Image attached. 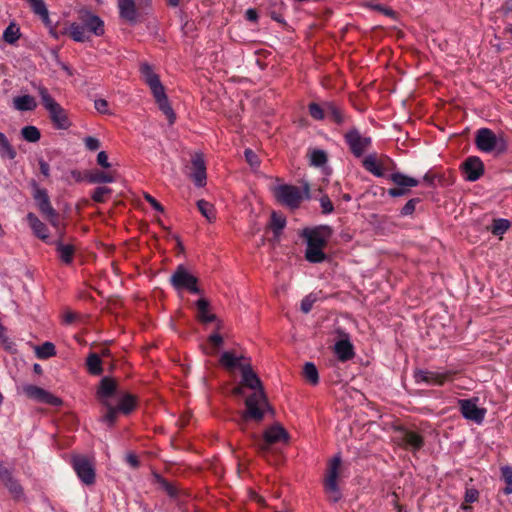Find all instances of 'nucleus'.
Segmentation results:
<instances>
[{
  "mask_svg": "<svg viewBox=\"0 0 512 512\" xmlns=\"http://www.w3.org/2000/svg\"><path fill=\"white\" fill-rule=\"evenodd\" d=\"M241 375L242 385L253 390L245 399V410L240 412L236 420L239 428L245 431L249 421L260 423L267 412L273 413V409L268 402L260 378L249 364L241 365Z\"/></svg>",
  "mask_w": 512,
  "mask_h": 512,
  "instance_id": "obj_1",
  "label": "nucleus"
},
{
  "mask_svg": "<svg viewBox=\"0 0 512 512\" xmlns=\"http://www.w3.org/2000/svg\"><path fill=\"white\" fill-rule=\"evenodd\" d=\"M332 228L328 225L305 227L299 232V237L306 244L304 256H326L323 249L332 236Z\"/></svg>",
  "mask_w": 512,
  "mask_h": 512,
  "instance_id": "obj_2",
  "label": "nucleus"
},
{
  "mask_svg": "<svg viewBox=\"0 0 512 512\" xmlns=\"http://www.w3.org/2000/svg\"><path fill=\"white\" fill-rule=\"evenodd\" d=\"M141 74L145 83L149 86L159 109L165 114L170 124H173L176 116L169 104L165 89L159 79V76L153 72L152 67L144 63L140 67Z\"/></svg>",
  "mask_w": 512,
  "mask_h": 512,
  "instance_id": "obj_3",
  "label": "nucleus"
},
{
  "mask_svg": "<svg viewBox=\"0 0 512 512\" xmlns=\"http://www.w3.org/2000/svg\"><path fill=\"white\" fill-rule=\"evenodd\" d=\"M41 98L42 105L48 111L50 119L57 129H68L71 126L66 111L49 94L46 87L42 85L35 86Z\"/></svg>",
  "mask_w": 512,
  "mask_h": 512,
  "instance_id": "obj_4",
  "label": "nucleus"
},
{
  "mask_svg": "<svg viewBox=\"0 0 512 512\" xmlns=\"http://www.w3.org/2000/svg\"><path fill=\"white\" fill-rule=\"evenodd\" d=\"M137 397L131 393H123L116 406L112 403L105 409V412L101 416V421L108 427H113L117 422L118 413L129 415L137 407Z\"/></svg>",
  "mask_w": 512,
  "mask_h": 512,
  "instance_id": "obj_5",
  "label": "nucleus"
},
{
  "mask_svg": "<svg viewBox=\"0 0 512 512\" xmlns=\"http://www.w3.org/2000/svg\"><path fill=\"white\" fill-rule=\"evenodd\" d=\"M394 442L405 450L419 451L424 446L423 436L407 426L399 425L394 428Z\"/></svg>",
  "mask_w": 512,
  "mask_h": 512,
  "instance_id": "obj_6",
  "label": "nucleus"
},
{
  "mask_svg": "<svg viewBox=\"0 0 512 512\" xmlns=\"http://www.w3.org/2000/svg\"><path fill=\"white\" fill-rule=\"evenodd\" d=\"M475 144L478 150L490 153L494 150L503 152L506 149V142L503 138H498L489 128H480L476 131Z\"/></svg>",
  "mask_w": 512,
  "mask_h": 512,
  "instance_id": "obj_7",
  "label": "nucleus"
},
{
  "mask_svg": "<svg viewBox=\"0 0 512 512\" xmlns=\"http://www.w3.org/2000/svg\"><path fill=\"white\" fill-rule=\"evenodd\" d=\"M33 198L43 216L51 223L52 226L58 228L59 215L52 207L46 189L40 188L36 182L32 183Z\"/></svg>",
  "mask_w": 512,
  "mask_h": 512,
  "instance_id": "obj_8",
  "label": "nucleus"
},
{
  "mask_svg": "<svg viewBox=\"0 0 512 512\" xmlns=\"http://www.w3.org/2000/svg\"><path fill=\"white\" fill-rule=\"evenodd\" d=\"M276 200L291 209L298 208L304 199V195L299 187L293 185H278L273 190Z\"/></svg>",
  "mask_w": 512,
  "mask_h": 512,
  "instance_id": "obj_9",
  "label": "nucleus"
},
{
  "mask_svg": "<svg viewBox=\"0 0 512 512\" xmlns=\"http://www.w3.org/2000/svg\"><path fill=\"white\" fill-rule=\"evenodd\" d=\"M344 140L356 158L362 157L372 145L371 137L362 135L356 127L350 128L344 134Z\"/></svg>",
  "mask_w": 512,
  "mask_h": 512,
  "instance_id": "obj_10",
  "label": "nucleus"
},
{
  "mask_svg": "<svg viewBox=\"0 0 512 512\" xmlns=\"http://www.w3.org/2000/svg\"><path fill=\"white\" fill-rule=\"evenodd\" d=\"M456 374L453 370H445L443 372L431 370H416L414 378L417 383H425L434 386H443L446 382L452 381Z\"/></svg>",
  "mask_w": 512,
  "mask_h": 512,
  "instance_id": "obj_11",
  "label": "nucleus"
},
{
  "mask_svg": "<svg viewBox=\"0 0 512 512\" xmlns=\"http://www.w3.org/2000/svg\"><path fill=\"white\" fill-rule=\"evenodd\" d=\"M287 440V431L280 425H273L264 431L263 438L258 440L256 446L260 453L265 454L272 444L286 442Z\"/></svg>",
  "mask_w": 512,
  "mask_h": 512,
  "instance_id": "obj_12",
  "label": "nucleus"
},
{
  "mask_svg": "<svg viewBox=\"0 0 512 512\" xmlns=\"http://www.w3.org/2000/svg\"><path fill=\"white\" fill-rule=\"evenodd\" d=\"M478 398H470V399H459L458 407L461 415L476 424H481L486 416L487 410L485 408L478 407Z\"/></svg>",
  "mask_w": 512,
  "mask_h": 512,
  "instance_id": "obj_13",
  "label": "nucleus"
},
{
  "mask_svg": "<svg viewBox=\"0 0 512 512\" xmlns=\"http://www.w3.org/2000/svg\"><path fill=\"white\" fill-rule=\"evenodd\" d=\"M171 283L176 289H187L193 294L202 293L197 286V278L191 275L182 265L178 266L171 276Z\"/></svg>",
  "mask_w": 512,
  "mask_h": 512,
  "instance_id": "obj_14",
  "label": "nucleus"
},
{
  "mask_svg": "<svg viewBox=\"0 0 512 512\" xmlns=\"http://www.w3.org/2000/svg\"><path fill=\"white\" fill-rule=\"evenodd\" d=\"M73 468L86 485H92L95 482V468L91 461L85 456H76L73 458Z\"/></svg>",
  "mask_w": 512,
  "mask_h": 512,
  "instance_id": "obj_15",
  "label": "nucleus"
},
{
  "mask_svg": "<svg viewBox=\"0 0 512 512\" xmlns=\"http://www.w3.org/2000/svg\"><path fill=\"white\" fill-rule=\"evenodd\" d=\"M117 381L114 378L105 376L100 380L96 391V397L100 404L106 409L110 402V399L116 394Z\"/></svg>",
  "mask_w": 512,
  "mask_h": 512,
  "instance_id": "obj_16",
  "label": "nucleus"
},
{
  "mask_svg": "<svg viewBox=\"0 0 512 512\" xmlns=\"http://www.w3.org/2000/svg\"><path fill=\"white\" fill-rule=\"evenodd\" d=\"M79 20L85 27V30L95 36H102L105 33L103 20L89 10H81L79 12Z\"/></svg>",
  "mask_w": 512,
  "mask_h": 512,
  "instance_id": "obj_17",
  "label": "nucleus"
},
{
  "mask_svg": "<svg viewBox=\"0 0 512 512\" xmlns=\"http://www.w3.org/2000/svg\"><path fill=\"white\" fill-rule=\"evenodd\" d=\"M0 481L8 489L15 500H20L24 497L23 487L18 480L13 477L11 470L3 464H0Z\"/></svg>",
  "mask_w": 512,
  "mask_h": 512,
  "instance_id": "obj_18",
  "label": "nucleus"
},
{
  "mask_svg": "<svg viewBox=\"0 0 512 512\" xmlns=\"http://www.w3.org/2000/svg\"><path fill=\"white\" fill-rule=\"evenodd\" d=\"M24 391L28 397L35 399L41 403H46L52 406H59L62 404L60 398L54 396L53 394L38 386L28 385L24 388Z\"/></svg>",
  "mask_w": 512,
  "mask_h": 512,
  "instance_id": "obj_19",
  "label": "nucleus"
},
{
  "mask_svg": "<svg viewBox=\"0 0 512 512\" xmlns=\"http://www.w3.org/2000/svg\"><path fill=\"white\" fill-rule=\"evenodd\" d=\"M465 179L471 182L478 180L484 173V165L479 157H468L462 164Z\"/></svg>",
  "mask_w": 512,
  "mask_h": 512,
  "instance_id": "obj_20",
  "label": "nucleus"
},
{
  "mask_svg": "<svg viewBox=\"0 0 512 512\" xmlns=\"http://www.w3.org/2000/svg\"><path fill=\"white\" fill-rule=\"evenodd\" d=\"M341 467V457L335 456L330 462L327 469V475L325 478V488L328 492L338 494L337 479L339 476V469Z\"/></svg>",
  "mask_w": 512,
  "mask_h": 512,
  "instance_id": "obj_21",
  "label": "nucleus"
},
{
  "mask_svg": "<svg viewBox=\"0 0 512 512\" xmlns=\"http://www.w3.org/2000/svg\"><path fill=\"white\" fill-rule=\"evenodd\" d=\"M193 173L192 179L198 187H203L206 184V166L203 156L195 154L192 158Z\"/></svg>",
  "mask_w": 512,
  "mask_h": 512,
  "instance_id": "obj_22",
  "label": "nucleus"
},
{
  "mask_svg": "<svg viewBox=\"0 0 512 512\" xmlns=\"http://www.w3.org/2000/svg\"><path fill=\"white\" fill-rule=\"evenodd\" d=\"M197 315L196 318L202 324H208L216 321L217 317L215 314L209 312L210 303L205 298H200L196 302Z\"/></svg>",
  "mask_w": 512,
  "mask_h": 512,
  "instance_id": "obj_23",
  "label": "nucleus"
},
{
  "mask_svg": "<svg viewBox=\"0 0 512 512\" xmlns=\"http://www.w3.org/2000/svg\"><path fill=\"white\" fill-rule=\"evenodd\" d=\"M334 352L342 362L352 359L355 355L354 347L348 339L337 341L334 346Z\"/></svg>",
  "mask_w": 512,
  "mask_h": 512,
  "instance_id": "obj_24",
  "label": "nucleus"
},
{
  "mask_svg": "<svg viewBox=\"0 0 512 512\" xmlns=\"http://www.w3.org/2000/svg\"><path fill=\"white\" fill-rule=\"evenodd\" d=\"M118 8L121 18L131 23L136 21L137 11L133 0H119Z\"/></svg>",
  "mask_w": 512,
  "mask_h": 512,
  "instance_id": "obj_25",
  "label": "nucleus"
},
{
  "mask_svg": "<svg viewBox=\"0 0 512 512\" xmlns=\"http://www.w3.org/2000/svg\"><path fill=\"white\" fill-rule=\"evenodd\" d=\"M26 219L34 234L38 238L42 240L48 238V231L46 225L42 221H40L34 213H28Z\"/></svg>",
  "mask_w": 512,
  "mask_h": 512,
  "instance_id": "obj_26",
  "label": "nucleus"
},
{
  "mask_svg": "<svg viewBox=\"0 0 512 512\" xmlns=\"http://www.w3.org/2000/svg\"><path fill=\"white\" fill-rule=\"evenodd\" d=\"M13 107L21 112L33 111L37 107V102L31 95H21L13 98Z\"/></svg>",
  "mask_w": 512,
  "mask_h": 512,
  "instance_id": "obj_27",
  "label": "nucleus"
},
{
  "mask_svg": "<svg viewBox=\"0 0 512 512\" xmlns=\"http://www.w3.org/2000/svg\"><path fill=\"white\" fill-rule=\"evenodd\" d=\"M86 369L89 374L99 376L103 373V362L99 354L91 352L86 358Z\"/></svg>",
  "mask_w": 512,
  "mask_h": 512,
  "instance_id": "obj_28",
  "label": "nucleus"
},
{
  "mask_svg": "<svg viewBox=\"0 0 512 512\" xmlns=\"http://www.w3.org/2000/svg\"><path fill=\"white\" fill-rule=\"evenodd\" d=\"M325 109V116L330 117L336 124L341 125L346 122V114L334 102H325Z\"/></svg>",
  "mask_w": 512,
  "mask_h": 512,
  "instance_id": "obj_29",
  "label": "nucleus"
},
{
  "mask_svg": "<svg viewBox=\"0 0 512 512\" xmlns=\"http://www.w3.org/2000/svg\"><path fill=\"white\" fill-rule=\"evenodd\" d=\"M153 477L155 483H157L161 487V489L167 493L169 497L177 498L179 496L180 489L175 483L169 482L167 479H165L158 473H154Z\"/></svg>",
  "mask_w": 512,
  "mask_h": 512,
  "instance_id": "obj_30",
  "label": "nucleus"
},
{
  "mask_svg": "<svg viewBox=\"0 0 512 512\" xmlns=\"http://www.w3.org/2000/svg\"><path fill=\"white\" fill-rule=\"evenodd\" d=\"M363 167L377 177H384V171L382 165L378 162L375 154L366 156L362 161Z\"/></svg>",
  "mask_w": 512,
  "mask_h": 512,
  "instance_id": "obj_31",
  "label": "nucleus"
},
{
  "mask_svg": "<svg viewBox=\"0 0 512 512\" xmlns=\"http://www.w3.org/2000/svg\"><path fill=\"white\" fill-rule=\"evenodd\" d=\"M388 178L398 187L405 189H408L410 187H416L419 184V181L417 179L407 176L400 172L392 173L391 175L388 176Z\"/></svg>",
  "mask_w": 512,
  "mask_h": 512,
  "instance_id": "obj_32",
  "label": "nucleus"
},
{
  "mask_svg": "<svg viewBox=\"0 0 512 512\" xmlns=\"http://www.w3.org/2000/svg\"><path fill=\"white\" fill-rule=\"evenodd\" d=\"M34 14L38 15L45 25L50 24L49 12L43 0H26Z\"/></svg>",
  "mask_w": 512,
  "mask_h": 512,
  "instance_id": "obj_33",
  "label": "nucleus"
},
{
  "mask_svg": "<svg viewBox=\"0 0 512 512\" xmlns=\"http://www.w3.org/2000/svg\"><path fill=\"white\" fill-rule=\"evenodd\" d=\"M69 36L76 42H85L90 39L82 24L72 23L68 28Z\"/></svg>",
  "mask_w": 512,
  "mask_h": 512,
  "instance_id": "obj_34",
  "label": "nucleus"
},
{
  "mask_svg": "<svg viewBox=\"0 0 512 512\" xmlns=\"http://www.w3.org/2000/svg\"><path fill=\"white\" fill-rule=\"evenodd\" d=\"M197 208L200 211V213L209 221L213 222L216 219V210L212 203L206 201V200H198L197 201Z\"/></svg>",
  "mask_w": 512,
  "mask_h": 512,
  "instance_id": "obj_35",
  "label": "nucleus"
},
{
  "mask_svg": "<svg viewBox=\"0 0 512 512\" xmlns=\"http://www.w3.org/2000/svg\"><path fill=\"white\" fill-rule=\"evenodd\" d=\"M303 376L312 385H316L319 382L318 370L314 363L307 362L303 367Z\"/></svg>",
  "mask_w": 512,
  "mask_h": 512,
  "instance_id": "obj_36",
  "label": "nucleus"
},
{
  "mask_svg": "<svg viewBox=\"0 0 512 512\" xmlns=\"http://www.w3.org/2000/svg\"><path fill=\"white\" fill-rule=\"evenodd\" d=\"M36 356L39 359H48L56 355L55 345L52 342H45L36 347Z\"/></svg>",
  "mask_w": 512,
  "mask_h": 512,
  "instance_id": "obj_37",
  "label": "nucleus"
},
{
  "mask_svg": "<svg viewBox=\"0 0 512 512\" xmlns=\"http://www.w3.org/2000/svg\"><path fill=\"white\" fill-rule=\"evenodd\" d=\"M20 28L15 23H10L3 32V40L8 44H14L20 37Z\"/></svg>",
  "mask_w": 512,
  "mask_h": 512,
  "instance_id": "obj_38",
  "label": "nucleus"
},
{
  "mask_svg": "<svg viewBox=\"0 0 512 512\" xmlns=\"http://www.w3.org/2000/svg\"><path fill=\"white\" fill-rule=\"evenodd\" d=\"M510 221L507 219L499 218L494 219L490 231L495 236H502L510 228Z\"/></svg>",
  "mask_w": 512,
  "mask_h": 512,
  "instance_id": "obj_39",
  "label": "nucleus"
},
{
  "mask_svg": "<svg viewBox=\"0 0 512 512\" xmlns=\"http://www.w3.org/2000/svg\"><path fill=\"white\" fill-rule=\"evenodd\" d=\"M21 136L24 140L35 143L40 140L41 133L36 126L28 125L21 129Z\"/></svg>",
  "mask_w": 512,
  "mask_h": 512,
  "instance_id": "obj_40",
  "label": "nucleus"
},
{
  "mask_svg": "<svg viewBox=\"0 0 512 512\" xmlns=\"http://www.w3.org/2000/svg\"><path fill=\"white\" fill-rule=\"evenodd\" d=\"M220 363L226 368L232 370L235 368L241 369V363L239 358H237L233 353L226 351L220 357Z\"/></svg>",
  "mask_w": 512,
  "mask_h": 512,
  "instance_id": "obj_41",
  "label": "nucleus"
},
{
  "mask_svg": "<svg viewBox=\"0 0 512 512\" xmlns=\"http://www.w3.org/2000/svg\"><path fill=\"white\" fill-rule=\"evenodd\" d=\"M501 478L504 480L506 486L503 489L505 495L512 494V466L506 465L501 467Z\"/></svg>",
  "mask_w": 512,
  "mask_h": 512,
  "instance_id": "obj_42",
  "label": "nucleus"
},
{
  "mask_svg": "<svg viewBox=\"0 0 512 512\" xmlns=\"http://www.w3.org/2000/svg\"><path fill=\"white\" fill-rule=\"evenodd\" d=\"M308 110L310 116L315 120H323L325 118V102L323 103L322 106L314 102L310 103L308 105Z\"/></svg>",
  "mask_w": 512,
  "mask_h": 512,
  "instance_id": "obj_43",
  "label": "nucleus"
},
{
  "mask_svg": "<svg viewBox=\"0 0 512 512\" xmlns=\"http://www.w3.org/2000/svg\"><path fill=\"white\" fill-rule=\"evenodd\" d=\"M310 162L316 167H320L327 162V155L323 150H313L310 154Z\"/></svg>",
  "mask_w": 512,
  "mask_h": 512,
  "instance_id": "obj_44",
  "label": "nucleus"
},
{
  "mask_svg": "<svg viewBox=\"0 0 512 512\" xmlns=\"http://www.w3.org/2000/svg\"><path fill=\"white\" fill-rule=\"evenodd\" d=\"M0 155L11 160L16 157V151L7 138L0 145Z\"/></svg>",
  "mask_w": 512,
  "mask_h": 512,
  "instance_id": "obj_45",
  "label": "nucleus"
},
{
  "mask_svg": "<svg viewBox=\"0 0 512 512\" xmlns=\"http://www.w3.org/2000/svg\"><path fill=\"white\" fill-rule=\"evenodd\" d=\"M90 181L92 183H112L114 177L110 173L97 171L90 176Z\"/></svg>",
  "mask_w": 512,
  "mask_h": 512,
  "instance_id": "obj_46",
  "label": "nucleus"
},
{
  "mask_svg": "<svg viewBox=\"0 0 512 512\" xmlns=\"http://www.w3.org/2000/svg\"><path fill=\"white\" fill-rule=\"evenodd\" d=\"M244 156L250 167L254 170L258 169L260 166V160L257 154L250 148L244 151Z\"/></svg>",
  "mask_w": 512,
  "mask_h": 512,
  "instance_id": "obj_47",
  "label": "nucleus"
},
{
  "mask_svg": "<svg viewBox=\"0 0 512 512\" xmlns=\"http://www.w3.org/2000/svg\"><path fill=\"white\" fill-rule=\"evenodd\" d=\"M109 193H111L110 188L104 186L97 187L92 194V199L98 203L104 202L106 195Z\"/></svg>",
  "mask_w": 512,
  "mask_h": 512,
  "instance_id": "obj_48",
  "label": "nucleus"
},
{
  "mask_svg": "<svg viewBox=\"0 0 512 512\" xmlns=\"http://www.w3.org/2000/svg\"><path fill=\"white\" fill-rule=\"evenodd\" d=\"M317 298L313 294L307 295L302 301H301V311L303 313H309L312 310V307L314 303L316 302Z\"/></svg>",
  "mask_w": 512,
  "mask_h": 512,
  "instance_id": "obj_49",
  "label": "nucleus"
},
{
  "mask_svg": "<svg viewBox=\"0 0 512 512\" xmlns=\"http://www.w3.org/2000/svg\"><path fill=\"white\" fill-rule=\"evenodd\" d=\"M479 499V491L475 488H466L464 501L465 503H474Z\"/></svg>",
  "mask_w": 512,
  "mask_h": 512,
  "instance_id": "obj_50",
  "label": "nucleus"
},
{
  "mask_svg": "<svg viewBox=\"0 0 512 512\" xmlns=\"http://www.w3.org/2000/svg\"><path fill=\"white\" fill-rule=\"evenodd\" d=\"M272 226L276 232L281 231L286 224V221L283 217L278 216L276 213H272L271 216Z\"/></svg>",
  "mask_w": 512,
  "mask_h": 512,
  "instance_id": "obj_51",
  "label": "nucleus"
},
{
  "mask_svg": "<svg viewBox=\"0 0 512 512\" xmlns=\"http://www.w3.org/2000/svg\"><path fill=\"white\" fill-rule=\"evenodd\" d=\"M418 202H419V199H417V198L410 199L401 209V215H403V216L411 215L414 212L416 204Z\"/></svg>",
  "mask_w": 512,
  "mask_h": 512,
  "instance_id": "obj_52",
  "label": "nucleus"
},
{
  "mask_svg": "<svg viewBox=\"0 0 512 512\" xmlns=\"http://www.w3.org/2000/svg\"><path fill=\"white\" fill-rule=\"evenodd\" d=\"M320 205L324 214H329L334 210L333 204L327 195L320 198Z\"/></svg>",
  "mask_w": 512,
  "mask_h": 512,
  "instance_id": "obj_53",
  "label": "nucleus"
},
{
  "mask_svg": "<svg viewBox=\"0 0 512 512\" xmlns=\"http://www.w3.org/2000/svg\"><path fill=\"white\" fill-rule=\"evenodd\" d=\"M86 148L90 151H96L100 147V142L97 138L88 136L84 139Z\"/></svg>",
  "mask_w": 512,
  "mask_h": 512,
  "instance_id": "obj_54",
  "label": "nucleus"
},
{
  "mask_svg": "<svg viewBox=\"0 0 512 512\" xmlns=\"http://www.w3.org/2000/svg\"><path fill=\"white\" fill-rule=\"evenodd\" d=\"M144 199L158 212H163V206L149 193H144Z\"/></svg>",
  "mask_w": 512,
  "mask_h": 512,
  "instance_id": "obj_55",
  "label": "nucleus"
},
{
  "mask_svg": "<svg viewBox=\"0 0 512 512\" xmlns=\"http://www.w3.org/2000/svg\"><path fill=\"white\" fill-rule=\"evenodd\" d=\"M95 109L102 114L108 113V103L105 99H97L94 103Z\"/></svg>",
  "mask_w": 512,
  "mask_h": 512,
  "instance_id": "obj_56",
  "label": "nucleus"
},
{
  "mask_svg": "<svg viewBox=\"0 0 512 512\" xmlns=\"http://www.w3.org/2000/svg\"><path fill=\"white\" fill-rule=\"evenodd\" d=\"M408 193V189L396 187V188H390L388 189V195L391 197H400L404 196Z\"/></svg>",
  "mask_w": 512,
  "mask_h": 512,
  "instance_id": "obj_57",
  "label": "nucleus"
},
{
  "mask_svg": "<svg viewBox=\"0 0 512 512\" xmlns=\"http://www.w3.org/2000/svg\"><path fill=\"white\" fill-rule=\"evenodd\" d=\"M97 163L104 168L110 167V163L108 162V156H107L106 152L101 151L98 153Z\"/></svg>",
  "mask_w": 512,
  "mask_h": 512,
  "instance_id": "obj_58",
  "label": "nucleus"
},
{
  "mask_svg": "<svg viewBox=\"0 0 512 512\" xmlns=\"http://www.w3.org/2000/svg\"><path fill=\"white\" fill-rule=\"evenodd\" d=\"M208 340L215 348H219L223 343V338L219 333H213Z\"/></svg>",
  "mask_w": 512,
  "mask_h": 512,
  "instance_id": "obj_59",
  "label": "nucleus"
},
{
  "mask_svg": "<svg viewBox=\"0 0 512 512\" xmlns=\"http://www.w3.org/2000/svg\"><path fill=\"white\" fill-rule=\"evenodd\" d=\"M58 251L60 252V256H72L74 253V248L71 245H61L59 246Z\"/></svg>",
  "mask_w": 512,
  "mask_h": 512,
  "instance_id": "obj_60",
  "label": "nucleus"
},
{
  "mask_svg": "<svg viewBox=\"0 0 512 512\" xmlns=\"http://www.w3.org/2000/svg\"><path fill=\"white\" fill-rule=\"evenodd\" d=\"M126 461L133 468H138L140 465L138 457L135 454H128L126 457Z\"/></svg>",
  "mask_w": 512,
  "mask_h": 512,
  "instance_id": "obj_61",
  "label": "nucleus"
},
{
  "mask_svg": "<svg viewBox=\"0 0 512 512\" xmlns=\"http://www.w3.org/2000/svg\"><path fill=\"white\" fill-rule=\"evenodd\" d=\"M39 168H40V171L41 173L45 176V177H48L50 175V166L47 162H45L43 159H40L39 160Z\"/></svg>",
  "mask_w": 512,
  "mask_h": 512,
  "instance_id": "obj_62",
  "label": "nucleus"
},
{
  "mask_svg": "<svg viewBox=\"0 0 512 512\" xmlns=\"http://www.w3.org/2000/svg\"><path fill=\"white\" fill-rule=\"evenodd\" d=\"M247 19L250 21H255L257 19V13L253 9H248L246 12Z\"/></svg>",
  "mask_w": 512,
  "mask_h": 512,
  "instance_id": "obj_63",
  "label": "nucleus"
},
{
  "mask_svg": "<svg viewBox=\"0 0 512 512\" xmlns=\"http://www.w3.org/2000/svg\"><path fill=\"white\" fill-rule=\"evenodd\" d=\"M244 388L245 386H243L242 383H240L239 386L233 389V394L236 396H242L244 394Z\"/></svg>",
  "mask_w": 512,
  "mask_h": 512,
  "instance_id": "obj_64",
  "label": "nucleus"
}]
</instances>
